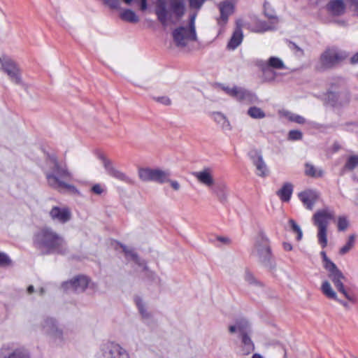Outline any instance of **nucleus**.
<instances>
[{
    "label": "nucleus",
    "instance_id": "nucleus-1",
    "mask_svg": "<svg viewBox=\"0 0 358 358\" xmlns=\"http://www.w3.org/2000/svg\"><path fill=\"white\" fill-rule=\"evenodd\" d=\"M48 165L51 170L46 173V178L50 187L59 191L78 192L75 186L69 184L72 176L66 166L59 165L54 159L48 161Z\"/></svg>",
    "mask_w": 358,
    "mask_h": 358
},
{
    "label": "nucleus",
    "instance_id": "nucleus-2",
    "mask_svg": "<svg viewBox=\"0 0 358 358\" xmlns=\"http://www.w3.org/2000/svg\"><path fill=\"white\" fill-rule=\"evenodd\" d=\"M35 244L43 252L63 253L66 250L64 238L50 229H43L36 236Z\"/></svg>",
    "mask_w": 358,
    "mask_h": 358
},
{
    "label": "nucleus",
    "instance_id": "nucleus-3",
    "mask_svg": "<svg viewBox=\"0 0 358 358\" xmlns=\"http://www.w3.org/2000/svg\"><path fill=\"white\" fill-rule=\"evenodd\" d=\"M194 16L191 17L189 21L175 27L171 36L174 44L178 48H184L191 42L197 39L194 24Z\"/></svg>",
    "mask_w": 358,
    "mask_h": 358
},
{
    "label": "nucleus",
    "instance_id": "nucleus-4",
    "mask_svg": "<svg viewBox=\"0 0 358 358\" xmlns=\"http://www.w3.org/2000/svg\"><path fill=\"white\" fill-rule=\"evenodd\" d=\"M335 213L329 207L317 210L313 216V224L317 227L318 242L324 248L327 245V227L334 220Z\"/></svg>",
    "mask_w": 358,
    "mask_h": 358
},
{
    "label": "nucleus",
    "instance_id": "nucleus-5",
    "mask_svg": "<svg viewBox=\"0 0 358 358\" xmlns=\"http://www.w3.org/2000/svg\"><path fill=\"white\" fill-rule=\"evenodd\" d=\"M348 56L345 51L336 47L328 48L321 54L317 69L324 71L334 68L341 64Z\"/></svg>",
    "mask_w": 358,
    "mask_h": 358
},
{
    "label": "nucleus",
    "instance_id": "nucleus-6",
    "mask_svg": "<svg viewBox=\"0 0 358 358\" xmlns=\"http://www.w3.org/2000/svg\"><path fill=\"white\" fill-rule=\"evenodd\" d=\"M97 358H129L127 351L120 344L108 341L101 345Z\"/></svg>",
    "mask_w": 358,
    "mask_h": 358
},
{
    "label": "nucleus",
    "instance_id": "nucleus-7",
    "mask_svg": "<svg viewBox=\"0 0 358 358\" xmlns=\"http://www.w3.org/2000/svg\"><path fill=\"white\" fill-rule=\"evenodd\" d=\"M1 70L6 73L15 84L22 83L21 72L15 62L10 57L3 55L0 57Z\"/></svg>",
    "mask_w": 358,
    "mask_h": 358
},
{
    "label": "nucleus",
    "instance_id": "nucleus-8",
    "mask_svg": "<svg viewBox=\"0 0 358 358\" xmlns=\"http://www.w3.org/2000/svg\"><path fill=\"white\" fill-rule=\"evenodd\" d=\"M170 173L158 169L141 168L138 169V177L144 181H155L164 183L169 181Z\"/></svg>",
    "mask_w": 358,
    "mask_h": 358
},
{
    "label": "nucleus",
    "instance_id": "nucleus-9",
    "mask_svg": "<svg viewBox=\"0 0 358 358\" xmlns=\"http://www.w3.org/2000/svg\"><path fill=\"white\" fill-rule=\"evenodd\" d=\"M41 331L56 343L63 341V331L58 327L57 320L51 317L43 319L41 323Z\"/></svg>",
    "mask_w": 358,
    "mask_h": 358
},
{
    "label": "nucleus",
    "instance_id": "nucleus-10",
    "mask_svg": "<svg viewBox=\"0 0 358 358\" xmlns=\"http://www.w3.org/2000/svg\"><path fill=\"white\" fill-rule=\"evenodd\" d=\"M64 289H73L82 291L85 289H94L96 287L90 279L85 275H78L62 284Z\"/></svg>",
    "mask_w": 358,
    "mask_h": 358
},
{
    "label": "nucleus",
    "instance_id": "nucleus-11",
    "mask_svg": "<svg viewBox=\"0 0 358 358\" xmlns=\"http://www.w3.org/2000/svg\"><path fill=\"white\" fill-rule=\"evenodd\" d=\"M252 254L258 257L260 261L265 265H269L271 255L268 244V240L262 238L260 240L257 241L252 250Z\"/></svg>",
    "mask_w": 358,
    "mask_h": 358
},
{
    "label": "nucleus",
    "instance_id": "nucleus-12",
    "mask_svg": "<svg viewBox=\"0 0 358 358\" xmlns=\"http://www.w3.org/2000/svg\"><path fill=\"white\" fill-rule=\"evenodd\" d=\"M192 175L199 183L209 189L213 187L215 183L214 171L210 167H204L199 171L194 172Z\"/></svg>",
    "mask_w": 358,
    "mask_h": 358
},
{
    "label": "nucleus",
    "instance_id": "nucleus-13",
    "mask_svg": "<svg viewBox=\"0 0 358 358\" xmlns=\"http://www.w3.org/2000/svg\"><path fill=\"white\" fill-rule=\"evenodd\" d=\"M326 296L334 300L344 307H348L350 303H355L357 300L355 292H324Z\"/></svg>",
    "mask_w": 358,
    "mask_h": 358
},
{
    "label": "nucleus",
    "instance_id": "nucleus-14",
    "mask_svg": "<svg viewBox=\"0 0 358 358\" xmlns=\"http://www.w3.org/2000/svg\"><path fill=\"white\" fill-rule=\"evenodd\" d=\"M50 215L53 220L60 223H65L71 218V210L66 207L55 206L51 209Z\"/></svg>",
    "mask_w": 358,
    "mask_h": 358
},
{
    "label": "nucleus",
    "instance_id": "nucleus-15",
    "mask_svg": "<svg viewBox=\"0 0 358 358\" xmlns=\"http://www.w3.org/2000/svg\"><path fill=\"white\" fill-rule=\"evenodd\" d=\"M229 331L231 334L239 333V336L244 334H251L252 329L250 323L245 318H239L235 324L229 327Z\"/></svg>",
    "mask_w": 358,
    "mask_h": 358
},
{
    "label": "nucleus",
    "instance_id": "nucleus-16",
    "mask_svg": "<svg viewBox=\"0 0 358 358\" xmlns=\"http://www.w3.org/2000/svg\"><path fill=\"white\" fill-rule=\"evenodd\" d=\"M222 90L229 96L238 101L245 100L252 96L250 92L238 86H233L231 87L223 86L222 87Z\"/></svg>",
    "mask_w": 358,
    "mask_h": 358
},
{
    "label": "nucleus",
    "instance_id": "nucleus-17",
    "mask_svg": "<svg viewBox=\"0 0 358 358\" xmlns=\"http://www.w3.org/2000/svg\"><path fill=\"white\" fill-rule=\"evenodd\" d=\"M299 197L307 208L312 210L313 204L317 200L319 195L314 190L307 189L299 193Z\"/></svg>",
    "mask_w": 358,
    "mask_h": 358
},
{
    "label": "nucleus",
    "instance_id": "nucleus-18",
    "mask_svg": "<svg viewBox=\"0 0 358 358\" xmlns=\"http://www.w3.org/2000/svg\"><path fill=\"white\" fill-rule=\"evenodd\" d=\"M211 193L215 195L220 201H224L229 194V188L224 182H215L214 186L210 189Z\"/></svg>",
    "mask_w": 358,
    "mask_h": 358
},
{
    "label": "nucleus",
    "instance_id": "nucleus-19",
    "mask_svg": "<svg viewBox=\"0 0 358 358\" xmlns=\"http://www.w3.org/2000/svg\"><path fill=\"white\" fill-rule=\"evenodd\" d=\"M241 338L240 351L243 355H248L255 350V344L251 339L250 334H244L239 336Z\"/></svg>",
    "mask_w": 358,
    "mask_h": 358
},
{
    "label": "nucleus",
    "instance_id": "nucleus-20",
    "mask_svg": "<svg viewBox=\"0 0 358 358\" xmlns=\"http://www.w3.org/2000/svg\"><path fill=\"white\" fill-rule=\"evenodd\" d=\"M220 19L218 20L220 24H225L227 21L229 15H231L234 12V5L229 1H225L220 4Z\"/></svg>",
    "mask_w": 358,
    "mask_h": 358
},
{
    "label": "nucleus",
    "instance_id": "nucleus-21",
    "mask_svg": "<svg viewBox=\"0 0 358 358\" xmlns=\"http://www.w3.org/2000/svg\"><path fill=\"white\" fill-rule=\"evenodd\" d=\"M321 256L324 268L334 277H342V273L338 270L336 264L327 257L326 252L324 251L321 252Z\"/></svg>",
    "mask_w": 358,
    "mask_h": 358
},
{
    "label": "nucleus",
    "instance_id": "nucleus-22",
    "mask_svg": "<svg viewBox=\"0 0 358 358\" xmlns=\"http://www.w3.org/2000/svg\"><path fill=\"white\" fill-rule=\"evenodd\" d=\"M104 166L107 171H108V173L113 177H115L121 180L125 181L128 183H133L132 180L129 178L128 176H127L124 173L114 169L109 161H105Z\"/></svg>",
    "mask_w": 358,
    "mask_h": 358
},
{
    "label": "nucleus",
    "instance_id": "nucleus-23",
    "mask_svg": "<svg viewBox=\"0 0 358 358\" xmlns=\"http://www.w3.org/2000/svg\"><path fill=\"white\" fill-rule=\"evenodd\" d=\"M171 13L178 17H180L185 13L184 0H169Z\"/></svg>",
    "mask_w": 358,
    "mask_h": 358
},
{
    "label": "nucleus",
    "instance_id": "nucleus-24",
    "mask_svg": "<svg viewBox=\"0 0 358 358\" xmlns=\"http://www.w3.org/2000/svg\"><path fill=\"white\" fill-rule=\"evenodd\" d=\"M211 116L223 130L230 131L231 129V125L224 114L220 112H214L211 114Z\"/></svg>",
    "mask_w": 358,
    "mask_h": 358
},
{
    "label": "nucleus",
    "instance_id": "nucleus-25",
    "mask_svg": "<svg viewBox=\"0 0 358 358\" xmlns=\"http://www.w3.org/2000/svg\"><path fill=\"white\" fill-rule=\"evenodd\" d=\"M292 192L293 185L289 182H286L277 192V195L282 201L287 202L290 200Z\"/></svg>",
    "mask_w": 358,
    "mask_h": 358
},
{
    "label": "nucleus",
    "instance_id": "nucleus-26",
    "mask_svg": "<svg viewBox=\"0 0 358 358\" xmlns=\"http://www.w3.org/2000/svg\"><path fill=\"white\" fill-rule=\"evenodd\" d=\"M134 301L143 320L145 321V322H148V321L151 319V314L147 311L145 303L141 298L138 296H136Z\"/></svg>",
    "mask_w": 358,
    "mask_h": 358
},
{
    "label": "nucleus",
    "instance_id": "nucleus-27",
    "mask_svg": "<svg viewBox=\"0 0 358 358\" xmlns=\"http://www.w3.org/2000/svg\"><path fill=\"white\" fill-rule=\"evenodd\" d=\"M158 20L164 26H168L170 22V13L166 10L164 5H160L156 10Z\"/></svg>",
    "mask_w": 358,
    "mask_h": 358
},
{
    "label": "nucleus",
    "instance_id": "nucleus-28",
    "mask_svg": "<svg viewBox=\"0 0 358 358\" xmlns=\"http://www.w3.org/2000/svg\"><path fill=\"white\" fill-rule=\"evenodd\" d=\"M243 37V36L241 29L240 27H237L228 43V48L230 49H235L241 43Z\"/></svg>",
    "mask_w": 358,
    "mask_h": 358
},
{
    "label": "nucleus",
    "instance_id": "nucleus-29",
    "mask_svg": "<svg viewBox=\"0 0 358 358\" xmlns=\"http://www.w3.org/2000/svg\"><path fill=\"white\" fill-rule=\"evenodd\" d=\"M254 164L257 168L258 176L265 177L268 174V169L261 155L257 156V157L254 160Z\"/></svg>",
    "mask_w": 358,
    "mask_h": 358
},
{
    "label": "nucleus",
    "instance_id": "nucleus-30",
    "mask_svg": "<svg viewBox=\"0 0 358 358\" xmlns=\"http://www.w3.org/2000/svg\"><path fill=\"white\" fill-rule=\"evenodd\" d=\"M3 358H31L29 352L24 348H17Z\"/></svg>",
    "mask_w": 358,
    "mask_h": 358
},
{
    "label": "nucleus",
    "instance_id": "nucleus-31",
    "mask_svg": "<svg viewBox=\"0 0 358 358\" xmlns=\"http://www.w3.org/2000/svg\"><path fill=\"white\" fill-rule=\"evenodd\" d=\"M356 241V235L351 234L348 236L346 243L340 248L339 254L344 255L350 252L355 246Z\"/></svg>",
    "mask_w": 358,
    "mask_h": 358
},
{
    "label": "nucleus",
    "instance_id": "nucleus-32",
    "mask_svg": "<svg viewBox=\"0 0 358 358\" xmlns=\"http://www.w3.org/2000/svg\"><path fill=\"white\" fill-rule=\"evenodd\" d=\"M120 17L122 20L131 23L138 22L139 20L136 13L129 9L123 10L120 13Z\"/></svg>",
    "mask_w": 358,
    "mask_h": 358
},
{
    "label": "nucleus",
    "instance_id": "nucleus-33",
    "mask_svg": "<svg viewBox=\"0 0 358 358\" xmlns=\"http://www.w3.org/2000/svg\"><path fill=\"white\" fill-rule=\"evenodd\" d=\"M305 173L307 176L314 178H319L323 176L322 170L315 167L310 164H306Z\"/></svg>",
    "mask_w": 358,
    "mask_h": 358
},
{
    "label": "nucleus",
    "instance_id": "nucleus-34",
    "mask_svg": "<svg viewBox=\"0 0 358 358\" xmlns=\"http://www.w3.org/2000/svg\"><path fill=\"white\" fill-rule=\"evenodd\" d=\"M329 9L334 15H340L343 13L345 6L341 1H334L329 5Z\"/></svg>",
    "mask_w": 358,
    "mask_h": 358
},
{
    "label": "nucleus",
    "instance_id": "nucleus-35",
    "mask_svg": "<svg viewBox=\"0 0 358 358\" xmlns=\"http://www.w3.org/2000/svg\"><path fill=\"white\" fill-rule=\"evenodd\" d=\"M266 66L274 69H284L285 66L283 62L278 57H271L268 60Z\"/></svg>",
    "mask_w": 358,
    "mask_h": 358
},
{
    "label": "nucleus",
    "instance_id": "nucleus-36",
    "mask_svg": "<svg viewBox=\"0 0 358 358\" xmlns=\"http://www.w3.org/2000/svg\"><path fill=\"white\" fill-rule=\"evenodd\" d=\"M248 114L254 119H262L266 116L264 112L256 106L250 107L248 110Z\"/></svg>",
    "mask_w": 358,
    "mask_h": 358
},
{
    "label": "nucleus",
    "instance_id": "nucleus-37",
    "mask_svg": "<svg viewBox=\"0 0 358 358\" xmlns=\"http://www.w3.org/2000/svg\"><path fill=\"white\" fill-rule=\"evenodd\" d=\"M264 79L267 82H271L275 80L276 74L275 72L266 65L262 69Z\"/></svg>",
    "mask_w": 358,
    "mask_h": 358
},
{
    "label": "nucleus",
    "instance_id": "nucleus-38",
    "mask_svg": "<svg viewBox=\"0 0 358 358\" xmlns=\"http://www.w3.org/2000/svg\"><path fill=\"white\" fill-rule=\"evenodd\" d=\"M358 166V155L350 156L345 165V169L352 170Z\"/></svg>",
    "mask_w": 358,
    "mask_h": 358
},
{
    "label": "nucleus",
    "instance_id": "nucleus-39",
    "mask_svg": "<svg viewBox=\"0 0 358 358\" xmlns=\"http://www.w3.org/2000/svg\"><path fill=\"white\" fill-rule=\"evenodd\" d=\"M120 247L122 248L123 252H124L127 257L130 258L136 263L140 264L137 255L132 250L129 249L127 246L123 245H120Z\"/></svg>",
    "mask_w": 358,
    "mask_h": 358
},
{
    "label": "nucleus",
    "instance_id": "nucleus-40",
    "mask_svg": "<svg viewBox=\"0 0 358 358\" xmlns=\"http://www.w3.org/2000/svg\"><path fill=\"white\" fill-rule=\"evenodd\" d=\"M286 116L289 120L295 122L299 124H304L306 122L305 118L299 115H296L291 113H287Z\"/></svg>",
    "mask_w": 358,
    "mask_h": 358
},
{
    "label": "nucleus",
    "instance_id": "nucleus-41",
    "mask_svg": "<svg viewBox=\"0 0 358 358\" xmlns=\"http://www.w3.org/2000/svg\"><path fill=\"white\" fill-rule=\"evenodd\" d=\"M154 100L156 102L161 103L162 105H164V106H170L171 104V100L167 96L154 97Z\"/></svg>",
    "mask_w": 358,
    "mask_h": 358
},
{
    "label": "nucleus",
    "instance_id": "nucleus-42",
    "mask_svg": "<svg viewBox=\"0 0 358 358\" xmlns=\"http://www.w3.org/2000/svg\"><path fill=\"white\" fill-rule=\"evenodd\" d=\"M348 227V221L345 217H339L338 219V229L339 231H344Z\"/></svg>",
    "mask_w": 358,
    "mask_h": 358
},
{
    "label": "nucleus",
    "instance_id": "nucleus-43",
    "mask_svg": "<svg viewBox=\"0 0 358 358\" xmlns=\"http://www.w3.org/2000/svg\"><path fill=\"white\" fill-rule=\"evenodd\" d=\"M289 223H290L293 230L297 234V240L300 241L302 238V231H301L300 227L292 220H289Z\"/></svg>",
    "mask_w": 358,
    "mask_h": 358
},
{
    "label": "nucleus",
    "instance_id": "nucleus-44",
    "mask_svg": "<svg viewBox=\"0 0 358 358\" xmlns=\"http://www.w3.org/2000/svg\"><path fill=\"white\" fill-rule=\"evenodd\" d=\"M302 138V133L298 130H292L289 132V139L295 141Z\"/></svg>",
    "mask_w": 358,
    "mask_h": 358
},
{
    "label": "nucleus",
    "instance_id": "nucleus-45",
    "mask_svg": "<svg viewBox=\"0 0 358 358\" xmlns=\"http://www.w3.org/2000/svg\"><path fill=\"white\" fill-rule=\"evenodd\" d=\"M10 259L4 253H0V266H6L10 264Z\"/></svg>",
    "mask_w": 358,
    "mask_h": 358
},
{
    "label": "nucleus",
    "instance_id": "nucleus-46",
    "mask_svg": "<svg viewBox=\"0 0 358 358\" xmlns=\"http://www.w3.org/2000/svg\"><path fill=\"white\" fill-rule=\"evenodd\" d=\"M343 278V276L342 275V277H334V285H335V287L338 290V291H344V285L343 284V282L341 281V279Z\"/></svg>",
    "mask_w": 358,
    "mask_h": 358
},
{
    "label": "nucleus",
    "instance_id": "nucleus-47",
    "mask_svg": "<svg viewBox=\"0 0 358 358\" xmlns=\"http://www.w3.org/2000/svg\"><path fill=\"white\" fill-rule=\"evenodd\" d=\"M245 278L249 283L257 282V281L255 280L253 274L250 271H245Z\"/></svg>",
    "mask_w": 358,
    "mask_h": 358
},
{
    "label": "nucleus",
    "instance_id": "nucleus-48",
    "mask_svg": "<svg viewBox=\"0 0 358 358\" xmlns=\"http://www.w3.org/2000/svg\"><path fill=\"white\" fill-rule=\"evenodd\" d=\"M103 190V187L99 184H96L92 187V191L96 194H101Z\"/></svg>",
    "mask_w": 358,
    "mask_h": 358
},
{
    "label": "nucleus",
    "instance_id": "nucleus-49",
    "mask_svg": "<svg viewBox=\"0 0 358 358\" xmlns=\"http://www.w3.org/2000/svg\"><path fill=\"white\" fill-rule=\"evenodd\" d=\"M106 3L112 8H118L120 6L118 0H107Z\"/></svg>",
    "mask_w": 358,
    "mask_h": 358
},
{
    "label": "nucleus",
    "instance_id": "nucleus-50",
    "mask_svg": "<svg viewBox=\"0 0 358 358\" xmlns=\"http://www.w3.org/2000/svg\"><path fill=\"white\" fill-rule=\"evenodd\" d=\"M167 182H169L171 187L176 191L178 190L180 187L179 182L176 180H172L169 178V181Z\"/></svg>",
    "mask_w": 358,
    "mask_h": 358
},
{
    "label": "nucleus",
    "instance_id": "nucleus-51",
    "mask_svg": "<svg viewBox=\"0 0 358 358\" xmlns=\"http://www.w3.org/2000/svg\"><path fill=\"white\" fill-rule=\"evenodd\" d=\"M217 239L218 241H220V243H222L224 245H229L231 243V240L228 237L220 236V237H217Z\"/></svg>",
    "mask_w": 358,
    "mask_h": 358
},
{
    "label": "nucleus",
    "instance_id": "nucleus-52",
    "mask_svg": "<svg viewBox=\"0 0 358 358\" xmlns=\"http://www.w3.org/2000/svg\"><path fill=\"white\" fill-rule=\"evenodd\" d=\"M189 1L190 3V5L192 6H194V7L200 6L203 2V0H189Z\"/></svg>",
    "mask_w": 358,
    "mask_h": 358
},
{
    "label": "nucleus",
    "instance_id": "nucleus-53",
    "mask_svg": "<svg viewBox=\"0 0 358 358\" xmlns=\"http://www.w3.org/2000/svg\"><path fill=\"white\" fill-rule=\"evenodd\" d=\"M322 291H331V285L327 281H325L322 283Z\"/></svg>",
    "mask_w": 358,
    "mask_h": 358
},
{
    "label": "nucleus",
    "instance_id": "nucleus-54",
    "mask_svg": "<svg viewBox=\"0 0 358 358\" xmlns=\"http://www.w3.org/2000/svg\"><path fill=\"white\" fill-rule=\"evenodd\" d=\"M350 62L351 64L358 63V52L350 58Z\"/></svg>",
    "mask_w": 358,
    "mask_h": 358
},
{
    "label": "nucleus",
    "instance_id": "nucleus-55",
    "mask_svg": "<svg viewBox=\"0 0 358 358\" xmlns=\"http://www.w3.org/2000/svg\"><path fill=\"white\" fill-rule=\"evenodd\" d=\"M283 248L286 250V251H290L292 250V246L290 243H283Z\"/></svg>",
    "mask_w": 358,
    "mask_h": 358
},
{
    "label": "nucleus",
    "instance_id": "nucleus-56",
    "mask_svg": "<svg viewBox=\"0 0 358 358\" xmlns=\"http://www.w3.org/2000/svg\"><path fill=\"white\" fill-rule=\"evenodd\" d=\"M141 10H144L147 8L146 0H141Z\"/></svg>",
    "mask_w": 358,
    "mask_h": 358
},
{
    "label": "nucleus",
    "instance_id": "nucleus-57",
    "mask_svg": "<svg viewBox=\"0 0 358 358\" xmlns=\"http://www.w3.org/2000/svg\"><path fill=\"white\" fill-rule=\"evenodd\" d=\"M252 358H264L262 355H261L259 353H255L253 354V355L252 356Z\"/></svg>",
    "mask_w": 358,
    "mask_h": 358
},
{
    "label": "nucleus",
    "instance_id": "nucleus-58",
    "mask_svg": "<svg viewBox=\"0 0 358 358\" xmlns=\"http://www.w3.org/2000/svg\"><path fill=\"white\" fill-rule=\"evenodd\" d=\"M27 291H29V292L34 291V286L33 285H29L27 287Z\"/></svg>",
    "mask_w": 358,
    "mask_h": 358
},
{
    "label": "nucleus",
    "instance_id": "nucleus-59",
    "mask_svg": "<svg viewBox=\"0 0 358 358\" xmlns=\"http://www.w3.org/2000/svg\"><path fill=\"white\" fill-rule=\"evenodd\" d=\"M124 3H126L127 4H130L132 1V0H123Z\"/></svg>",
    "mask_w": 358,
    "mask_h": 358
},
{
    "label": "nucleus",
    "instance_id": "nucleus-60",
    "mask_svg": "<svg viewBox=\"0 0 358 358\" xmlns=\"http://www.w3.org/2000/svg\"><path fill=\"white\" fill-rule=\"evenodd\" d=\"M334 96V94L333 93H329L328 94V99H330L331 97L333 98Z\"/></svg>",
    "mask_w": 358,
    "mask_h": 358
},
{
    "label": "nucleus",
    "instance_id": "nucleus-61",
    "mask_svg": "<svg viewBox=\"0 0 358 358\" xmlns=\"http://www.w3.org/2000/svg\"><path fill=\"white\" fill-rule=\"evenodd\" d=\"M293 46H294V47L297 50L301 51V50L300 49V48L297 47L296 45H293Z\"/></svg>",
    "mask_w": 358,
    "mask_h": 358
},
{
    "label": "nucleus",
    "instance_id": "nucleus-62",
    "mask_svg": "<svg viewBox=\"0 0 358 358\" xmlns=\"http://www.w3.org/2000/svg\"><path fill=\"white\" fill-rule=\"evenodd\" d=\"M355 358H358V357H355Z\"/></svg>",
    "mask_w": 358,
    "mask_h": 358
}]
</instances>
